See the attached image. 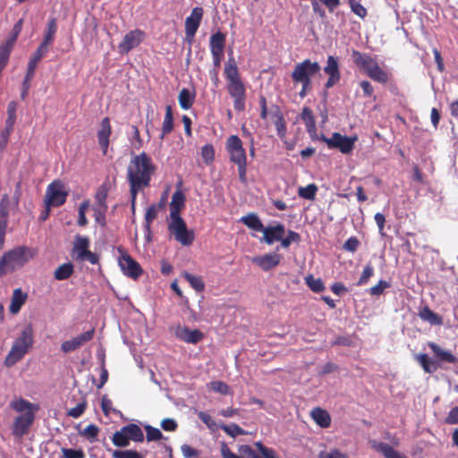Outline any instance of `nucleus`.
I'll return each instance as SVG.
<instances>
[{"label": "nucleus", "instance_id": "nucleus-1", "mask_svg": "<svg viewBox=\"0 0 458 458\" xmlns=\"http://www.w3.org/2000/svg\"><path fill=\"white\" fill-rule=\"evenodd\" d=\"M156 165L151 157L145 152L135 155L130 161L127 169V179L130 184L131 204L135 211L136 199L139 191L150 185L151 177Z\"/></svg>", "mask_w": 458, "mask_h": 458}, {"label": "nucleus", "instance_id": "nucleus-2", "mask_svg": "<svg viewBox=\"0 0 458 458\" xmlns=\"http://www.w3.org/2000/svg\"><path fill=\"white\" fill-rule=\"evenodd\" d=\"M428 346L430 348L436 360L430 359L425 353H420L415 356V360L423 369L424 372L432 374L436 372L443 362L455 364L458 359L449 351L444 350L437 344L428 342Z\"/></svg>", "mask_w": 458, "mask_h": 458}, {"label": "nucleus", "instance_id": "nucleus-3", "mask_svg": "<svg viewBox=\"0 0 458 458\" xmlns=\"http://www.w3.org/2000/svg\"><path fill=\"white\" fill-rule=\"evenodd\" d=\"M354 64L374 81L386 84L390 78V73L383 70L377 64V60L369 54L353 50L352 53Z\"/></svg>", "mask_w": 458, "mask_h": 458}, {"label": "nucleus", "instance_id": "nucleus-4", "mask_svg": "<svg viewBox=\"0 0 458 458\" xmlns=\"http://www.w3.org/2000/svg\"><path fill=\"white\" fill-rule=\"evenodd\" d=\"M27 261L26 247H16L4 253L0 259V276L21 268Z\"/></svg>", "mask_w": 458, "mask_h": 458}, {"label": "nucleus", "instance_id": "nucleus-5", "mask_svg": "<svg viewBox=\"0 0 458 458\" xmlns=\"http://www.w3.org/2000/svg\"><path fill=\"white\" fill-rule=\"evenodd\" d=\"M57 31V22L55 17H51L44 32V38L30 59V75L33 73L38 63L49 52V47L55 40Z\"/></svg>", "mask_w": 458, "mask_h": 458}, {"label": "nucleus", "instance_id": "nucleus-6", "mask_svg": "<svg viewBox=\"0 0 458 458\" xmlns=\"http://www.w3.org/2000/svg\"><path fill=\"white\" fill-rule=\"evenodd\" d=\"M167 227L170 233L182 246H190L195 240L194 232L187 228V225L182 216L170 218Z\"/></svg>", "mask_w": 458, "mask_h": 458}, {"label": "nucleus", "instance_id": "nucleus-7", "mask_svg": "<svg viewBox=\"0 0 458 458\" xmlns=\"http://www.w3.org/2000/svg\"><path fill=\"white\" fill-rule=\"evenodd\" d=\"M321 67L318 62H312L310 59H305L301 63L296 64L293 72L292 79L294 82L311 83V79L319 73Z\"/></svg>", "mask_w": 458, "mask_h": 458}, {"label": "nucleus", "instance_id": "nucleus-8", "mask_svg": "<svg viewBox=\"0 0 458 458\" xmlns=\"http://www.w3.org/2000/svg\"><path fill=\"white\" fill-rule=\"evenodd\" d=\"M90 241L89 237L77 234L72 246V257L79 261H89L92 265L98 262L97 254L89 250Z\"/></svg>", "mask_w": 458, "mask_h": 458}, {"label": "nucleus", "instance_id": "nucleus-9", "mask_svg": "<svg viewBox=\"0 0 458 458\" xmlns=\"http://www.w3.org/2000/svg\"><path fill=\"white\" fill-rule=\"evenodd\" d=\"M225 149L232 163L235 165L247 163L246 150L242 140L237 135H231L227 138Z\"/></svg>", "mask_w": 458, "mask_h": 458}, {"label": "nucleus", "instance_id": "nucleus-10", "mask_svg": "<svg viewBox=\"0 0 458 458\" xmlns=\"http://www.w3.org/2000/svg\"><path fill=\"white\" fill-rule=\"evenodd\" d=\"M226 35L222 31H216L209 38V48L213 60V69H219L224 59Z\"/></svg>", "mask_w": 458, "mask_h": 458}, {"label": "nucleus", "instance_id": "nucleus-11", "mask_svg": "<svg viewBox=\"0 0 458 458\" xmlns=\"http://www.w3.org/2000/svg\"><path fill=\"white\" fill-rule=\"evenodd\" d=\"M68 192L61 181H54L50 183L46 191L45 202L51 207H60L66 201Z\"/></svg>", "mask_w": 458, "mask_h": 458}, {"label": "nucleus", "instance_id": "nucleus-12", "mask_svg": "<svg viewBox=\"0 0 458 458\" xmlns=\"http://www.w3.org/2000/svg\"><path fill=\"white\" fill-rule=\"evenodd\" d=\"M203 8L194 7L191 14L185 19V40L191 46L194 42V38L201 23L203 17Z\"/></svg>", "mask_w": 458, "mask_h": 458}, {"label": "nucleus", "instance_id": "nucleus-13", "mask_svg": "<svg viewBox=\"0 0 458 458\" xmlns=\"http://www.w3.org/2000/svg\"><path fill=\"white\" fill-rule=\"evenodd\" d=\"M29 335L26 331H23L21 336L14 342L9 354L7 355L4 364L11 367L20 360L22 356L27 352L29 346Z\"/></svg>", "mask_w": 458, "mask_h": 458}, {"label": "nucleus", "instance_id": "nucleus-14", "mask_svg": "<svg viewBox=\"0 0 458 458\" xmlns=\"http://www.w3.org/2000/svg\"><path fill=\"white\" fill-rule=\"evenodd\" d=\"M227 91L233 99V107L236 111L242 112L245 109L246 88L242 80L227 83Z\"/></svg>", "mask_w": 458, "mask_h": 458}, {"label": "nucleus", "instance_id": "nucleus-15", "mask_svg": "<svg viewBox=\"0 0 458 458\" xmlns=\"http://www.w3.org/2000/svg\"><path fill=\"white\" fill-rule=\"evenodd\" d=\"M322 140L330 148H338L343 154H349L354 148L356 138L343 136L334 132L331 138L322 136Z\"/></svg>", "mask_w": 458, "mask_h": 458}, {"label": "nucleus", "instance_id": "nucleus-16", "mask_svg": "<svg viewBox=\"0 0 458 458\" xmlns=\"http://www.w3.org/2000/svg\"><path fill=\"white\" fill-rule=\"evenodd\" d=\"M324 72L328 76L326 83V89H331L341 80L340 64L337 57L329 55L327 59V64L324 67Z\"/></svg>", "mask_w": 458, "mask_h": 458}, {"label": "nucleus", "instance_id": "nucleus-17", "mask_svg": "<svg viewBox=\"0 0 458 458\" xmlns=\"http://www.w3.org/2000/svg\"><path fill=\"white\" fill-rule=\"evenodd\" d=\"M144 38V32L140 30H133L126 33L118 45L120 54H128L137 47Z\"/></svg>", "mask_w": 458, "mask_h": 458}, {"label": "nucleus", "instance_id": "nucleus-18", "mask_svg": "<svg viewBox=\"0 0 458 458\" xmlns=\"http://www.w3.org/2000/svg\"><path fill=\"white\" fill-rule=\"evenodd\" d=\"M119 265L123 274L131 278L137 279L143 273L140 264L134 260L127 252H123L121 254L119 259Z\"/></svg>", "mask_w": 458, "mask_h": 458}, {"label": "nucleus", "instance_id": "nucleus-19", "mask_svg": "<svg viewBox=\"0 0 458 458\" xmlns=\"http://www.w3.org/2000/svg\"><path fill=\"white\" fill-rule=\"evenodd\" d=\"M94 333L95 329L92 328L73 337L71 340L64 341L61 345L62 351L65 353L75 351L76 349L80 348L81 346L84 345L86 343L90 341L94 336Z\"/></svg>", "mask_w": 458, "mask_h": 458}, {"label": "nucleus", "instance_id": "nucleus-20", "mask_svg": "<svg viewBox=\"0 0 458 458\" xmlns=\"http://www.w3.org/2000/svg\"><path fill=\"white\" fill-rule=\"evenodd\" d=\"M174 335L176 338L192 344L199 343L204 338V334L199 329H191L182 326H178L175 328Z\"/></svg>", "mask_w": 458, "mask_h": 458}, {"label": "nucleus", "instance_id": "nucleus-21", "mask_svg": "<svg viewBox=\"0 0 458 458\" xmlns=\"http://www.w3.org/2000/svg\"><path fill=\"white\" fill-rule=\"evenodd\" d=\"M111 133L112 127L110 123V119L108 117H105L102 119L100 123V128L97 133L98 144L104 155H106L107 153L109 146V138L111 136Z\"/></svg>", "mask_w": 458, "mask_h": 458}, {"label": "nucleus", "instance_id": "nucleus-22", "mask_svg": "<svg viewBox=\"0 0 458 458\" xmlns=\"http://www.w3.org/2000/svg\"><path fill=\"white\" fill-rule=\"evenodd\" d=\"M282 259V256L278 253H268L262 256L253 258L252 262L258 265L262 270L268 271L277 267Z\"/></svg>", "mask_w": 458, "mask_h": 458}, {"label": "nucleus", "instance_id": "nucleus-23", "mask_svg": "<svg viewBox=\"0 0 458 458\" xmlns=\"http://www.w3.org/2000/svg\"><path fill=\"white\" fill-rule=\"evenodd\" d=\"M261 232L264 234V242L270 245L275 242L280 241V239H282L285 233V228L284 225L277 224L275 226H264V229Z\"/></svg>", "mask_w": 458, "mask_h": 458}, {"label": "nucleus", "instance_id": "nucleus-24", "mask_svg": "<svg viewBox=\"0 0 458 458\" xmlns=\"http://www.w3.org/2000/svg\"><path fill=\"white\" fill-rule=\"evenodd\" d=\"M12 208V204L8 199H3L0 203V249L3 248L4 242V234L7 225V215Z\"/></svg>", "mask_w": 458, "mask_h": 458}, {"label": "nucleus", "instance_id": "nucleus-25", "mask_svg": "<svg viewBox=\"0 0 458 458\" xmlns=\"http://www.w3.org/2000/svg\"><path fill=\"white\" fill-rule=\"evenodd\" d=\"M185 195L181 191H176L172 196L170 202V218L181 216V211L185 207Z\"/></svg>", "mask_w": 458, "mask_h": 458}, {"label": "nucleus", "instance_id": "nucleus-26", "mask_svg": "<svg viewBox=\"0 0 458 458\" xmlns=\"http://www.w3.org/2000/svg\"><path fill=\"white\" fill-rule=\"evenodd\" d=\"M371 446L377 452L381 453L385 458H407L384 442L371 441Z\"/></svg>", "mask_w": 458, "mask_h": 458}, {"label": "nucleus", "instance_id": "nucleus-27", "mask_svg": "<svg viewBox=\"0 0 458 458\" xmlns=\"http://www.w3.org/2000/svg\"><path fill=\"white\" fill-rule=\"evenodd\" d=\"M312 420L321 428H327L331 425V417L327 411L316 407L311 412Z\"/></svg>", "mask_w": 458, "mask_h": 458}, {"label": "nucleus", "instance_id": "nucleus-28", "mask_svg": "<svg viewBox=\"0 0 458 458\" xmlns=\"http://www.w3.org/2000/svg\"><path fill=\"white\" fill-rule=\"evenodd\" d=\"M125 429V436H127L129 442L133 441L141 443L144 441V434L140 427L135 423H130L123 426Z\"/></svg>", "mask_w": 458, "mask_h": 458}, {"label": "nucleus", "instance_id": "nucleus-29", "mask_svg": "<svg viewBox=\"0 0 458 458\" xmlns=\"http://www.w3.org/2000/svg\"><path fill=\"white\" fill-rule=\"evenodd\" d=\"M27 300V294L20 288L13 291L9 310L12 314H17Z\"/></svg>", "mask_w": 458, "mask_h": 458}, {"label": "nucleus", "instance_id": "nucleus-30", "mask_svg": "<svg viewBox=\"0 0 458 458\" xmlns=\"http://www.w3.org/2000/svg\"><path fill=\"white\" fill-rule=\"evenodd\" d=\"M419 316L423 321L428 322L433 326H440L443 324V318L437 313H435L428 306H424L419 311Z\"/></svg>", "mask_w": 458, "mask_h": 458}, {"label": "nucleus", "instance_id": "nucleus-31", "mask_svg": "<svg viewBox=\"0 0 458 458\" xmlns=\"http://www.w3.org/2000/svg\"><path fill=\"white\" fill-rule=\"evenodd\" d=\"M29 429V415L22 414L14 420L13 426V433L15 437H22Z\"/></svg>", "mask_w": 458, "mask_h": 458}, {"label": "nucleus", "instance_id": "nucleus-32", "mask_svg": "<svg viewBox=\"0 0 458 458\" xmlns=\"http://www.w3.org/2000/svg\"><path fill=\"white\" fill-rule=\"evenodd\" d=\"M301 117L305 123L307 131L313 137L316 134L317 128L312 110L310 107H303Z\"/></svg>", "mask_w": 458, "mask_h": 458}, {"label": "nucleus", "instance_id": "nucleus-33", "mask_svg": "<svg viewBox=\"0 0 458 458\" xmlns=\"http://www.w3.org/2000/svg\"><path fill=\"white\" fill-rule=\"evenodd\" d=\"M276 110L273 112V117L275 118V126L277 131V135L281 140L286 136L287 127L284 114L278 106L275 107Z\"/></svg>", "mask_w": 458, "mask_h": 458}, {"label": "nucleus", "instance_id": "nucleus-34", "mask_svg": "<svg viewBox=\"0 0 458 458\" xmlns=\"http://www.w3.org/2000/svg\"><path fill=\"white\" fill-rule=\"evenodd\" d=\"M194 100H195V92L194 91H191L190 89H185V88L180 91L179 96H178V101H179L180 106L182 109H184V110L190 109L192 106Z\"/></svg>", "mask_w": 458, "mask_h": 458}, {"label": "nucleus", "instance_id": "nucleus-35", "mask_svg": "<svg viewBox=\"0 0 458 458\" xmlns=\"http://www.w3.org/2000/svg\"><path fill=\"white\" fill-rule=\"evenodd\" d=\"M174 130V115H173V109L171 106H165V114L164 117V121L162 123V133H161V139H163L165 135L172 132Z\"/></svg>", "mask_w": 458, "mask_h": 458}, {"label": "nucleus", "instance_id": "nucleus-36", "mask_svg": "<svg viewBox=\"0 0 458 458\" xmlns=\"http://www.w3.org/2000/svg\"><path fill=\"white\" fill-rule=\"evenodd\" d=\"M240 221L256 232H261L264 229L262 222L255 213H250L245 216H242Z\"/></svg>", "mask_w": 458, "mask_h": 458}, {"label": "nucleus", "instance_id": "nucleus-37", "mask_svg": "<svg viewBox=\"0 0 458 458\" xmlns=\"http://www.w3.org/2000/svg\"><path fill=\"white\" fill-rule=\"evenodd\" d=\"M107 451L111 453L112 458H145L143 454L133 449L112 450L107 448Z\"/></svg>", "mask_w": 458, "mask_h": 458}, {"label": "nucleus", "instance_id": "nucleus-38", "mask_svg": "<svg viewBox=\"0 0 458 458\" xmlns=\"http://www.w3.org/2000/svg\"><path fill=\"white\" fill-rule=\"evenodd\" d=\"M162 208V206H157L156 204L150 205L146 210L144 220H145V229L147 232L150 233V226L152 222L157 218L158 211Z\"/></svg>", "mask_w": 458, "mask_h": 458}, {"label": "nucleus", "instance_id": "nucleus-39", "mask_svg": "<svg viewBox=\"0 0 458 458\" xmlns=\"http://www.w3.org/2000/svg\"><path fill=\"white\" fill-rule=\"evenodd\" d=\"M73 273V265L72 263H64L59 266L55 271V278L62 281L68 279Z\"/></svg>", "mask_w": 458, "mask_h": 458}, {"label": "nucleus", "instance_id": "nucleus-40", "mask_svg": "<svg viewBox=\"0 0 458 458\" xmlns=\"http://www.w3.org/2000/svg\"><path fill=\"white\" fill-rule=\"evenodd\" d=\"M125 429L123 428V427L115 431L112 437H111V440H112V443L114 444V445H115L116 447H120V448H123V447H127L129 445H130V442L128 440V437L127 436H125Z\"/></svg>", "mask_w": 458, "mask_h": 458}, {"label": "nucleus", "instance_id": "nucleus-41", "mask_svg": "<svg viewBox=\"0 0 458 458\" xmlns=\"http://www.w3.org/2000/svg\"><path fill=\"white\" fill-rule=\"evenodd\" d=\"M219 428L232 437L247 434V432L236 423H231L228 425L222 423L219 425Z\"/></svg>", "mask_w": 458, "mask_h": 458}, {"label": "nucleus", "instance_id": "nucleus-42", "mask_svg": "<svg viewBox=\"0 0 458 458\" xmlns=\"http://www.w3.org/2000/svg\"><path fill=\"white\" fill-rule=\"evenodd\" d=\"M182 276L184 279L187 280V282L194 290H196L199 293L204 291L205 284L200 276H193L188 272H184Z\"/></svg>", "mask_w": 458, "mask_h": 458}, {"label": "nucleus", "instance_id": "nucleus-43", "mask_svg": "<svg viewBox=\"0 0 458 458\" xmlns=\"http://www.w3.org/2000/svg\"><path fill=\"white\" fill-rule=\"evenodd\" d=\"M305 283L314 293H321L325 290V284L322 279L315 278L312 275H309L305 277Z\"/></svg>", "mask_w": 458, "mask_h": 458}, {"label": "nucleus", "instance_id": "nucleus-44", "mask_svg": "<svg viewBox=\"0 0 458 458\" xmlns=\"http://www.w3.org/2000/svg\"><path fill=\"white\" fill-rule=\"evenodd\" d=\"M318 191V187L314 183H310L305 187H300L298 190V194L301 198L305 199L312 200L315 199L316 193Z\"/></svg>", "mask_w": 458, "mask_h": 458}, {"label": "nucleus", "instance_id": "nucleus-45", "mask_svg": "<svg viewBox=\"0 0 458 458\" xmlns=\"http://www.w3.org/2000/svg\"><path fill=\"white\" fill-rule=\"evenodd\" d=\"M99 434V428L95 424L88 425L82 431L80 432V435L90 442H94L97 440L98 436Z\"/></svg>", "mask_w": 458, "mask_h": 458}, {"label": "nucleus", "instance_id": "nucleus-46", "mask_svg": "<svg viewBox=\"0 0 458 458\" xmlns=\"http://www.w3.org/2000/svg\"><path fill=\"white\" fill-rule=\"evenodd\" d=\"M96 200L98 204V208L102 209V213H106L107 210L106 205V198H107V189L105 186H101L96 193Z\"/></svg>", "mask_w": 458, "mask_h": 458}, {"label": "nucleus", "instance_id": "nucleus-47", "mask_svg": "<svg viewBox=\"0 0 458 458\" xmlns=\"http://www.w3.org/2000/svg\"><path fill=\"white\" fill-rule=\"evenodd\" d=\"M144 429L146 431V438L148 442L158 441L163 438L162 432L157 428H154L150 425H146Z\"/></svg>", "mask_w": 458, "mask_h": 458}, {"label": "nucleus", "instance_id": "nucleus-48", "mask_svg": "<svg viewBox=\"0 0 458 458\" xmlns=\"http://www.w3.org/2000/svg\"><path fill=\"white\" fill-rule=\"evenodd\" d=\"M360 1L361 0H348L352 12L360 18L364 19L368 13L367 9L360 4Z\"/></svg>", "mask_w": 458, "mask_h": 458}, {"label": "nucleus", "instance_id": "nucleus-49", "mask_svg": "<svg viewBox=\"0 0 458 458\" xmlns=\"http://www.w3.org/2000/svg\"><path fill=\"white\" fill-rule=\"evenodd\" d=\"M201 157L207 165L213 163L215 159V148L212 144H206L202 147Z\"/></svg>", "mask_w": 458, "mask_h": 458}, {"label": "nucleus", "instance_id": "nucleus-50", "mask_svg": "<svg viewBox=\"0 0 458 458\" xmlns=\"http://www.w3.org/2000/svg\"><path fill=\"white\" fill-rule=\"evenodd\" d=\"M198 418L211 430V431H216L218 428H219V425H217L216 423V421L214 420V419L209 415L208 414L207 412H204V411H199L198 413Z\"/></svg>", "mask_w": 458, "mask_h": 458}, {"label": "nucleus", "instance_id": "nucleus-51", "mask_svg": "<svg viewBox=\"0 0 458 458\" xmlns=\"http://www.w3.org/2000/svg\"><path fill=\"white\" fill-rule=\"evenodd\" d=\"M301 241V236L298 233L294 231H288L286 237H282L280 239L281 246L284 249L288 248L292 242H299Z\"/></svg>", "mask_w": 458, "mask_h": 458}, {"label": "nucleus", "instance_id": "nucleus-52", "mask_svg": "<svg viewBox=\"0 0 458 458\" xmlns=\"http://www.w3.org/2000/svg\"><path fill=\"white\" fill-rule=\"evenodd\" d=\"M373 275L374 268L372 265L369 263L364 267L361 276L357 282V285L360 286L366 284Z\"/></svg>", "mask_w": 458, "mask_h": 458}, {"label": "nucleus", "instance_id": "nucleus-53", "mask_svg": "<svg viewBox=\"0 0 458 458\" xmlns=\"http://www.w3.org/2000/svg\"><path fill=\"white\" fill-rule=\"evenodd\" d=\"M16 109H17V105H16L15 102L9 103L8 108H7L8 117H7L6 123H5V125L8 128H13V124L15 123V120H16Z\"/></svg>", "mask_w": 458, "mask_h": 458}, {"label": "nucleus", "instance_id": "nucleus-54", "mask_svg": "<svg viewBox=\"0 0 458 458\" xmlns=\"http://www.w3.org/2000/svg\"><path fill=\"white\" fill-rule=\"evenodd\" d=\"M86 407H87V403L84 400L83 402L79 403L75 407L70 409L67 411V414L72 418H79L83 414V412L86 410Z\"/></svg>", "mask_w": 458, "mask_h": 458}, {"label": "nucleus", "instance_id": "nucleus-55", "mask_svg": "<svg viewBox=\"0 0 458 458\" xmlns=\"http://www.w3.org/2000/svg\"><path fill=\"white\" fill-rule=\"evenodd\" d=\"M224 72L228 82L242 80L238 67H225Z\"/></svg>", "mask_w": 458, "mask_h": 458}, {"label": "nucleus", "instance_id": "nucleus-56", "mask_svg": "<svg viewBox=\"0 0 458 458\" xmlns=\"http://www.w3.org/2000/svg\"><path fill=\"white\" fill-rule=\"evenodd\" d=\"M62 453L64 458H85L81 449L63 448Z\"/></svg>", "mask_w": 458, "mask_h": 458}, {"label": "nucleus", "instance_id": "nucleus-57", "mask_svg": "<svg viewBox=\"0 0 458 458\" xmlns=\"http://www.w3.org/2000/svg\"><path fill=\"white\" fill-rule=\"evenodd\" d=\"M89 208V201H84L81 203L79 207V218H78V225L80 226H85L88 224V219L85 216L86 210Z\"/></svg>", "mask_w": 458, "mask_h": 458}, {"label": "nucleus", "instance_id": "nucleus-58", "mask_svg": "<svg viewBox=\"0 0 458 458\" xmlns=\"http://www.w3.org/2000/svg\"><path fill=\"white\" fill-rule=\"evenodd\" d=\"M211 388L213 389V391L220 393L222 394H228L230 392L229 386L222 381L211 382Z\"/></svg>", "mask_w": 458, "mask_h": 458}, {"label": "nucleus", "instance_id": "nucleus-59", "mask_svg": "<svg viewBox=\"0 0 458 458\" xmlns=\"http://www.w3.org/2000/svg\"><path fill=\"white\" fill-rule=\"evenodd\" d=\"M359 246H360V241L358 240V238L355 236H352V237L348 238L347 241L344 242V249L345 250L354 252L357 250Z\"/></svg>", "mask_w": 458, "mask_h": 458}, {"label": "nucleus", "instance_id": "nucleus-60", "mask_svg": "<svg viewBox=\"0 0 458 458\" xmlns=\"http://www.w3.org/2000/svg\"><path fill=\"white\" fill-rule=\"evenodd\" d=\"M181 451L185 458H194L199 456V451L184 444L181 446Z\"/></svg>", "mask_w": 458, "mask_h": 458}, {"label": "nucleus", "instance_id": "nucleus-61", "mask_svg": "<svg viewBox=\"0 0 458 458\" xmlns=\"http://www.w3.org/2000/svg\"><path fill=\"white\" fill-rule=\"evenodd\" d=\"M387 287H389V284L386 281L380 280L376 285L369 289V293L371 295H380Z\"/></svg>", "mask_w": 458, "mask_h": 458}, {"label": "nucleus", "instance_id": "nucleus-62", "mask_svg": "<svg viewBox=\"0 0 458 458\" xmlns=\"http://www.w3.org/2000/svg\"><path fill=\"white\" fill-rule=\"evenodd\" d=\"M319 458H347L345 454L341 453L338 449H333L330 452H320Z\"/></svg>", "mask_w": 458, "mask_h": 458}, {"label": "nucleus", "instance_id": "nucleus-63", "mask_svg": "<svg viewBox=\"0 0 458 458\" xmlns=\"http://www.w3.org/2000/svg\"><path fill=\"white\" fill-rule=\"evenodd\" d=\"M10 405L17 412H22L29 409V403L22 399L13 400Z\"/></svg>", "mask_w": 458, "mask_h": 458}, {"label": "nucleus", "instance_id": "nucleus-64", "mask_svg": "<svg viewBox=\"0 0 458 458\" xmlns=\"http://www.w3.org/2000/svg\"><path fill=\"white\" fill-rule=\"evenodd\" d=\"M445 422L448 425L458 424V406L452 408L445 419Z\"/></svg>", "mask_w": 458, "mask_h": 458}]
</instances>
